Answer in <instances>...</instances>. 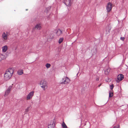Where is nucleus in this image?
Segmentation results:
<instances>
[{"mask_svg": "<svg viewBox=\"0 0 128 128\" xmlns=\"http://www.w3.org/2000/svg\"><path fill=\"white\" fill-rule=\"evenodd\" d=\"M8 47L6 46H5L2 47V51L4 52H6L8 49Z\"/></svg>", "mask_w": 128, "mask_h": 128, "instance_id": "obj_12", "label": "nucleus"}, {"mask_svg": "<svg viewBox=\"0 0 128 128\" xmlns=\"http://www.w3.org/2000/svg\"><path fill=\"white\" fill-rule=\"evenodd\" d=\"M105 71L106 74L110 72V69H108L106 70V71Z\"/></svg>", "mask_w": 128, "mask_h": 128, "instance_id": "obj_25", "label": "nucleus"}, {"mask_svg": "<svg viewBox=\"0 0 128 128\" xmlns=\"http://www.w3.org/2000/svg\"><path fill=\"white\" fill-rule=\"evenodd\" d=\"M27 10V9H26V10Z\"/></svg>", "mask_w": 128, "mask_h": 128, "instance_id": "obj_36", "label": "nucleus"}, {"mask_svg": "<svg viewBox=\"0 0 128 128\" xmlns=\"http://www.w3.org/2000/svg\"><path fill=\"white\" fill-rule=\"evenodd\" d=\"M62 126L63 128H67V126L64 122L62 123Z\"/></svg>", "mask_w": 128, "mask_h": 128, "instance_id": "obj_18", "label": "nucleus"}, {"mask_svg": "<svg viewBox=\"0 0 128 128\" xmlns=\"http://www.w3.org/2000/svg\"><path fill=\"white\" fill-rule=\"evenodd\" d=\"M56 33L58 36H60L62 34V31L60 30H57Z\"/></svg>", "mask_w": 128, "mask_h": 128, "instance_id": "obj_14", "label": "nucleus"}, {"mask_svg": "<svg viewBox=\"0 0 128 128\" xmlns=\"http://www.w3.org/2000/svg\"><path fill=\"white\" fill-rule=\"evenodd\" d=\"M12 86H9L8 89H9L10 90V89L12 88Z\"/></svg>", "mask_w": 128, "mask_h": 128, "instance_id": "obj_28", "label": "nucleus"}, {"mask_svg": "<svg viewBox=\"0 0 128 128\" xmlns=\"http://www.w3.org/2000/svg\"><path fill=\"white\" fill-rule=\"evenodd\" d=\"M124 75L122 74H120L118 75L117 76V79L119 81L122 80L124 78Z\"/></svg>", "mask_w": 128, "mask_h": 128, "instance_id": "obj_10", "label": "nucleus"}, {"mask_svg": "<svg viewBox=\"0 0 128 128\" xmlns=\"http://www.w3.org/2000/svg\"><path fill=\"white\" fill-rule=\"evenodd\" d=\"M124 37H120V39L122 41H124Z\"/></svg>", "mask_w": 128, "mask_h": 128, "instance_id": "obj_27", "label": "nucleus"}, {"mask_svg": "<svg viewBox=\"0 0 128 128\" xmlns=\"http://www.w3.org/2000/svg\"><path fill=\"white\" fill-rule=\"evenodd\" d=\"M114 128H120V126L119 125H118L116 126H114Z\"/></svg>", "mask_w": 128, "mask_h": 128, "instance_id": "obj_26", "label": "nucleus"}, {"mask_svg": "<svg viewBox=\"0 0 128 128\" xmlns=\"http://www.w3.org/2000/svg\"><path fill=\"white\" fill-rule=\"evenodd\" d=\"M53 37V36H52V37H51V38H52Z\"/></svg>", "mask_w": 128, "mask_h": 128, "instance_id": "obj_33", "label": "nucleus"}, {"mask_svg": "<svg viewBox=\"0 0 128 128\" xmlns=\"http://www.w3.org/2000/svg\"><path fill=\"white\" fill-rule=\"evenodd\" d=\"M112 4L110 2L108 3L107 5L106 6V9L107 12H109L112 10Z\"/></svg>", "mask_w": 128, "mask_h": 128, "instance_id": "obj_5", "label": "nucleus"}, {"mask_svg": "<svg viewBox=\"0 0 128 128\" xmlns=\"http://www.w3.org/2000/svg\"><path fill=\"white\" fill-rule=\"evenodd\" d=\"M64 38H60L58 40V43L60 44L63 41Z\"/></svg>", "mask_w": 128, "mask_h": 128, "instance_id": "obj_20", "label": "nucleus"}, {"mask_svg": "<svg viewBox=\"0 0 128 128\" xmlns=\"http://www.w3.org/2000/svg\"><path fill=\"white\" fill-rule=\"evenodd\" d=\"M49 17V16H48V17H47V18H48V17Z\"/></svg>", "mask_w": 128, "mask_h": 128, "instance_id": "obj_34", "label": "nucleus"}, {"mask_svg": "<svg viewBox=\"0 0 128 128\" xmlns=\"http://www.w3.org/2000/svg\"><path fill=\"white\" fill-rule=\"evenodd\" d=\"M96 81H98V80H99V79L98 78H97L96 79Z\"/></svg>", "mask_w": 128, "mask_h": 128, "instance_id": "obj_31", "label": "nucleus"}, {"mask_svg": "<svg viewBox=\"0 0 128 128\" xmlns=\"http://www.w3.org/2000/svg\"><path fill=\"white\" fill-rule=\"evenodd\" d=\"M70 80L67 77H66L62 79V83L66 84L69 82Z\"/></svg>", "mask_w": 128, "mask_h": 128, "instance_id": "obj_9", "label": "nucleus"}, {"mask_svg": "<svg viewBox=\"0 0 128 128\" xmlns=\"http://www.w3.org/2000/svg\"><path fill=\"white\" fill-rule=\"evenodd\" d=\"M114 86L113 84H112L110 85V89L111 90H112L114 87Z\"/></svg>", "mask_w": 128, "mask_h": 128, "instance_id": "obj_23", "label": "nucleus"}, {"mask_svg": "<svg viewBox=\"0 0 128 128\" xmlns=\"http://www.w3.org/2000/svg\"><path fill=\"white\" fill-rule=\"evenodd\" d=\"M50 66L51 65L50 64L47 63L46 65V66L47 68H49Z\"/></svg>", "mask_w": 128, "mask_h": 128, "instance_id": "obj_22", "label": "nucleus"}, {"mask_svg": "<svg viewBox=\"0 0 128 128\" xmlns=\"http://www.w3.org/2000/svg\"><path fill=\"white\" fill-rule=\"evenodd\" d=\"M101 85V84H100L98 86V87H100Z\"/></svg>", "mask_w": 128, "mask_h": 128, "instance_id": "obj_32", "label": "nucleus"}, {"mask_svg": "<svg viewBox=\"0 0 128 128\" xmlns=\"http://www.w3.org/2000/svg\"><path fill=\"white\" fill-rule=\"evenodd\" d=\"M44 16V13L42 12L37 16L34 17L32 19L31 22H34L36 21H40L42 18H43Z\"/></svg>", "mask_w": 128, "mask_h": 128, "instance_id": "obj_2", "label": "nucleus"}, {"mask_svg": "<svg viewBox=\"0 0 128 128\" xmlns=\"http://www.w3.org/2000/svg\"><path fill=\"white\" fill-rule=\"evenodd\" d=\"M55 122L54 119L51 120L48 125V128H54L55 125Z\"/></svg>", "mask_w": 128, "mask_h": 128, "instance_id": "obj_6", "label": "nucleus"}, {"mask_svg": "<svg viewBox=\"0 0 128 128\" xmlns=\"http://www.w3.org/2000/svg\"><path fill=\"white\" fill-rule=\"evenodd\" d=\"M34 92L32 91L27 96L26 99L28 100L31 99L34 95Z\"/></svg>", "mask_w": 128, "mask_h": 128, "instance_id": "obj_7", "label": "nucleus"}, {"mask_svg": "<svg viewBox=\"0 0 128 128\" xmlns=\"http://www.w3.org/2000/svg\"><path fill=\"white\" fill-rule=\"evenodd\" d=\"M40 24V23H39V24Z\"/></svg>", "mask_w": 128, "mask_h": 128, "instance_id": "obj_35", "label": "nucleus"}, {"mask_svg": "<svg viewBox=\"0 0 128 128\" xmlns=\"http://www.w3.org/2000/svg\"><path fill=\"white\" fill-rule=\"evenodd\" d=\"M113 96V93L110 91L109 92V97H112Z\"/></svg>", "mask_w": 128, "mask_h": 128, "instance_id": "obj_21", "label": "nucleus"}, {"mask_svg": "<svg viewBox=\"0 0 128 128\" xmlns=\"http://www.w3.org/2000/svg\"><path fill=\"white\" fill-rule=\"evenodd\" d=\"M85 89V87L83 88L82 90V91H83V90H84Z\"/></svg>", "mask_w": 128, "mask_h": 128, "instance_id": "obj_30", "label": "nucleus"}, {"mask_svg": "<svg viewBox=\"0 0 128 128\" xmlns=\"http://www.w3.org/2000/svg\"><path fill=\"white\" fill-rule=\"evenodd\" d=\"M10 90L9 89H7L5 92V94L4 95L5 96H7L10 93Z\"/></svg>", "mask_w": 128, "mask_h": 128, "instance_id": "obj_15", "label": "nucleus"}, {"mask_svg": "<svg viewBox=\"0 0 128 128\" xmlns=\"http://www.w3.org/2000/svg\"><path fill=\"white\" fill-rule=\"evenodd\" d=\"M5 58V56L3 54H0V61Z\"/></svg>", "mask_w": 128, "mask_h": 128, "instance_id": "obj_16", "label": "nucleus"}, {"mask_svg": "<svg viewBox=\"0 0 128 128\" xmlns=\"http://www.w3.org/2000/svg\"><path fill=\"white\" fill-rule=\"evenodd\" d=\"M40 84L43 90H44L48 88V83L46 81L42 80L40 82Z\"/></svg>", "mask_w": 128, "mask_h": 128, "instance_id": "obj_3", "label": "nucleus"}, {"mask_svg": "<svg viewBox=\"0 0 128 128\" xmlns=\"http://www.w3.org/2000/svg\"><path fill=\"white\" fill-rule=\"evenodd\" d=\"M29 108H30V107H28L27 108V109H26L25 112V113H27L28 112V111L29 110Z\"/></svg>", "mask_w": 128, "mask_h": 128, "instance_id": "obj_24", "label": "nucleus"}, {"mask_svg": "<svg viewBox=\"0 0 128 128\" xmlns=\"http://www.w3.org/2000/svg\"><path fill=\"white\" fill-rule=\"evenodd\" d=\"M8 32H4L2 34V38L3 41L6 42L8 38Z\"/></svg>", "mask_w": 128, "mask_h": 128, "instance_id": "obj_4", "label": "nucleus"}, {"mask_svg": "<svg viewBox=\"0 0 128 128\" xmlns=\"http://www.w3.org/2000/svg\"><path fill=\"white\" fill-rule=\"evenodd\" d=\"M83 107H84V109L86 108V105H84Z\"/></svg>", "mask_w": 128, "mask_h": 128, "instance_id": "obj_29", "label": "nucleus"}, {"mask_svg": "<svg viewBox=\"0 0 128 128\" xmlns=\"http://www.w3.org/2000/svg\"><path fill=\"white\" fill-rule=\"evenodd\" d=\"M23 73V70L22 69L18 70L17 72L18 74L19 75H22Z\"/></svg>", "mask_w": 128, "mask_h": 128, "instance_id": "obj_13", "label": "nucleus"}, {"mask_svg": "<svg viewBox=\"0 0 128 128\" xmlns=\"http://www.w3.org/2000/svg\"><path fill=\"white\" fill-rule=\"evenodd\" d=\"M51 8V6H50L47 8L46 10H45V12H46V13H47L50 10V9Z\"/></svg>", "mask_w": 128, "mask_h": 128, "instance_id": "obj_17", "label": "nucleus"}, {"mask_svg": "<svg viewBox=\"0 0 128 128\" xmlns=\"http://www.w3.org/2000/svg\"><path fill=\"white\" fill-rule=\"evenodd\" d=\"M13 73V70L12 69H9L7 70L4 74V77L5 80H9L11 76Z\"/></svg>", "mask_w": 128, "mask_h": 128, "instance_id": "obj_1", "label": "nucleus"}, {"mask_svg": "<svg viewBox=\"0 0 128 128\" xmlns=\"http://www.w3.org/2000/svg\"><path fill=\"white\" fill-rule=\"evenodd\" d=\"M110 29L111 28L110 27H108V30H107V28H106V32L107 34H108L110 33Z\"/></svg>", "mask_w": 128, "mask_h": 128, "instance_id": "obj_19", "label": "nucleus"}, {"mask_svg": "<svg viewBox=\"0 0 128 128\" xmlns=\"http://www.w3.org/2000/svg\"><path fill=\"white\" fill-rule=\"evenodd\" d=\"M63 2L67 6H70L71 5V0H64Z\"/></svg>", "mask_w": 128, "mask_h": 128, "instance_id": "obj_8", "label": "nucleus"}, {"mask_svg": "<svg viewBox=\"0 0 128 128\" xmlns=\"http://www.w3.org/2000/svg\"><path fill=\"white\" fill-rule=\"evenodd\" d=\"M40 25L41 24H36L35 27L33 28V29L34 30L36 29L38 30H40L41 28Z\"/></svg>", "mask_w": 128, "mask_h": 128, "instance_id": "obj_11", "label": "nucleus"}]
</instances>
